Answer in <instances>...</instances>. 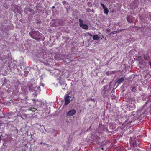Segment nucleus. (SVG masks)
I'll list each match as a JSON object with an SVG mask.
<instances>
[{
    "label": "nucleus",
    "mask_w": 151,
    "mask_h": 151,
    "mask_svg": "<svg viewBox=\"0 0 151 151\" xmlns=\"http://www.w3.org/2000/svg\"><path fill=\"white\" fill-rule=\"evenodd\" d=\"M27 115L25 114H23L21 116V117L23 119H25L27 118Z\"/></svg>",
    "instance_id": "obj_16"
},
{
    "label": "nucleus",
    "mask_w": 151,
    "mask_h": 151,
    "mask_svg": "<svg viewBox=\"0 0 151 151\" xmlns=\"http://www.w3.org/2000/svg\"><path fill=\"white\" fill-rule=\"evenodd\" d=\"M55 8V6H52V9H54V8Z\"/></svg>",
    "instance_id": "obj_26"
},
{
    "label": "nucleus",
    "mask_w": 151,
    "mask_h": 151,
    "mask_svg": "<svg viewBox=\"0 0 151 151\" xmlns=\"http://www.w3.org/2000/svg\"><path fill=\"white\" fill-rule=\"evenodd\" d=\"M89 35L90 36H92V35H91V33H89Z\"/></svg>",
    "instance_id": "obj_24"
},
{
    "label": "nucleus",
    "mask_w": 151,
    "mask_h": 151,
    "mask_svg": "<svg viewBox=\"0 0 151 151\" xmlns=\"http://www.w3.org/2000/svg\"><path fill=\"white\" fill-rule=\"evenodd\" d=\"M58 26L59 25H63V21L62 20H58Z\"/></svg>",
    "instance_id": "obj_14"
},
{
    "label": "nucleus",
    "mask_w": 151,
    "mask_h": 151,
    "mask_svg": "<svg viewBox=\"0 0 151 151\" xmlns=\"http://www.w3.org/2000/svg\"><path fill=\"white\" fill-rule=\"evenodd\" d=\"M29 88V90L31 91H35L40 92L41 91L40 87L39 86H37L35 84L30 85Z\"/></svg>",
    "instance_id": "obj_2"
},
{
    "label": "nucleus",
    "mask_w": 151,
    "mask_h": 151,
    "mask_svg": "<svg viewBox=\"0 0 151 151\" xmlns=\"http://www.w3.org/2000/svg\"><path fill=\"white\" fill-rule=\"evenodd\" d=\"M110 31H111V30L109 28L106 29V32H109Z\"/></svg>",
    "instance_id": "obj_20"
},
{
    "label": "nucleus",
    "mask_w": 151,
    "mask_h": 151,
    "mask_svg": "<svg viewBox=\"0 0 151 151\" xmlns=\"http://www.w3.org/2000/svg\"><path fill=\"white\" fill-rule=\"evenodd\" d=\"M102 37L104 38V36H103Z\"/></svg>",
    "instance_id": "obj_29"
},
{
    "label": "nucleus",
    "mask_w": 151,
    "mask_h": 151,
    "mask_svg": "<svg viewBox=\"0 0 151 151\" xmlns=\"http://www.w3.org/2000/svg\"><path fill=\"white\" fill-rule=\"evenodd\" d=\"M149 64L150 66L151 67V62H149Z\"/></svg>",
    "instance_id": "obj_22"
},
{
    "label": "nucleus",
    "mask_w": 151,
    "mask_h": 151,
    "mask_svg": "<svg viewBox=\"0 0 151 151\" xmlns=\"http://www.w3.org/2000/svg\"><path fill=\"white\" fill-rule=\"evenodd\" d=\"M101 5L103 7V9L105 7V6L103 4L101 3Z\"/></svg>",
    "instance_id": "obj_19"
},
{
    "label": "nucleus",
    "mask_w": 151,
    "mask_h": 151,
    "mask_svg": "<svg viewBox=\"0 0 151 151\" xmlns=\"http://www.w3.org/2000/svg\"><path fill=\"white\" fill-rule=\"evenodd\" d=\"M122 120L124 121H125L124 122V123H127V122H128L127 123V124L128 123H131L132 122V121H129V119H127V116L123 117L122 118Z\"/></svg>",
    "instance_id": "obj_8"
},
{
    "label": "nucleus",
    "mask_w": 151,
    "mask_h": 151,
    "mask_svg": "<svg viewBox=\"0 0 151 151\" xmlns=\"http://www.w3.org/2000/svg\"><path fill=\"white\" fill-rule=\"evenodd\" d=\"M70 96L69 95H67L65 98V105H67L70 102Z\"/></svg>",
    "instance_id": "obj_6"
},
{
    "label": "nucleus",
    "mask_w": 151,
    "mask_h": 151,
    "mask_svg": "<svg viewBox=\"0 0 151 151\" xmlns=\"http://www.w3.org/2000/svg\"><path fill=\"white\" fill-rule=\"evenodd\" d=\"M144 59L145 60H148L149 58V56L148 54H143V55Z\"/></svg>",
    "instance_id": "obj_11"
},
{
    "label": "nucleus",
    "mask_w": 151,
    "mask_h": 151,
    "mask_svg": "<svg viewBox=\"0 0 151 151\" xmlns=\"http://www.w3.org/2000/svg\"><path fill=\"white\" fill-rule=\"evenodd\" d=\"M44 85H45L43 83H41V84H40V86H42L43 87H44Z\"/></svg>",
    "instance_id": "obj_21"
},
{
    "label": "nucleus",
    "mask_w": 151,
    "mask_h": 151,
    "mask_svg": "<svg viewBox=\"0 0 151 151\" xmlns=\"http://www.w3.org/2000/svg\"><path fill=\"white\" fill-rule=\"evenodd\" d=\"M100 149H101L102 150H104V149L103 147H100Z\"/></svg>",
    "instance_id": "obj_23"
},
{
    "label": "nucleus",
    "mask_w": 151,
    "mask_h": 151,
    "mask_svg": "<svg viewBox=\"0 0 151 151\" xmlns=\"http://www.w3.org/2000/svg\"><path fill=\"white\" fill-rule=\"evenodd\" d=\"M80 26L84 29H88V26L86 24H83V22L82 20L81 19H79Z\"/></svg>",
    "instance_id": "obj_3"
},
{
    "label": "nucleus",
    "mask_w": 151,
    "mask_h": 151,
    "mask_svg": "<svg viewBox=\"0 0 151 151\" xmlns=\"http://www.w3.org/2000/svg\"><path fill=\"white\" fill-rule=\"evenodd\" d=\"M127 21L130 23H133L134 22V17L131 16H128L127 17Z\"/></svg>",
    "instance_id": "obj_7"
},
{
    "label": "nucleus",
    "mask_w": 151,
    "mask_h": 151,
    "mask_svg": "<svg viewBox=\"0 0 151 151\" xmlns=\"http://www.w3.org/2000/svg\"><path fill=\"white\" fill-rule=\"evenodd\" d=\"M58 19H53L50 23L51 26L53 27L58 26Z\"/></svg>",
    "instance_id": "obj_5"
},
{
    "label": "nucleus",
    "mask_w": 151,
    "mask_h": 151,
    "mask_svg": "<svg viewBox=\"0 0 151 151\" xmlns=\"http://www.w3.org/2000/svg\"><path fill=\"white\" fill-rule=\"evenodd\" d=\"M29 34L32 38L37 41L44 40L43 39V35L38 31H32L29 33Z\"/></svg>",
    "instance_id": "obj_1"
},
{
    "label": "nucleus",
    "mask_w": 151,
    "mask_h": 151,
    "mask_svg": "<svg viewBox=\"0 0 151 151\" xmlns=\"http://www.w3.org/2000/svg\"><path fill=\"white\" fill-rule=\"evenodd\" d=\"M104 13L106 14L107 15L108 12H109V11L108 10V9L107 8H106V7L104 8Z\"/></svg>",
    "instance_id": "obj_13"
},
{
    "label": "nucleus",
    "mask_w": 151,
    "mask_h": 151,
    "mask_svg": "<svg viewBox=\"0 0 151 151\" xmlns=\"http://www.w3.org/2000/svg\"><path fill=\"white\" fill-rule=\"evenodd\" d=\"M124 78L123 77H122L121 78L118 79L117 81V82L119 84H120L122 83L124 80Z\"/></svg>",
    "instance_id": "obj_9"
},
{
    "label": "nucleus",
    "mask_w": 151,
    "mask_h": 151,
    "mask_svg": "<svg viewBox=\"0 0 151 151\" xmlns=\"http://www.w3.org/2000/svg\"><path fill=\"white\" fill-rule=\"evenodd\" d=\"M32 9H30V10H29V11L30 12H32Z\"/></svg>",
    "instance_id": "obj_27"
},
{
    "label": "nucleus",
    "mask_w": 151,
    "mask_h": 151,
    "mask_svg": "<svg viewBox=\"0 0 151 151\" xmlns=\"http://www.w3.org/2000/svg\"><path fill=\"white\" fill-rule=\"evenodd\" d=\"M8 55H3L1 58V60L2 61L5 60V59H8L9 58V53L7 54Z\"/></svg>",
    "instance_id": "obj_10"
},
{
    "label": "nucleus",
    "mask_w": 151,
    "mask_h": 151,
    "mask_svg": "<svg viewBox=\"0 0 151 151\" xmlns=\"http://www.w3.org/2000/svg\"><path fill=\"white\" fill-rule=\"evenodd\" d=\"M76 112V110L75 109L70 110L67 113V116H72L74 115Z\"/></svg>",
    "instance_id": "obj_4"
},
{
    "label": "nucleus",
    "mask_w": 151,
    "mask_h": 151,
    "mask_svg": "<svg viewBox=\"0 0 151 151\" xmlns=\"http://www.w3.org/2000/svg\"><path fill=\"white\" fill-rule=\"evenodd\" d=\"M100 37L97 35H94L93 37V39L94 40H97L99 39Z\"/></svg>",
    "instance_id": "obj_12"
},
{
    "label": "nucleus",
    "mask_w": 151,
    "mask_h": 151,
    "mask_svg": "<svg viewBox=\"0 0 151 151\" xmlns=\"http://www.w3.org/2000/svg\"><path fill=\"white\" fill-rule=\"evenodd\" d=\"M92 12H94V10H93V9H92Z\"/></svg>",
    "instance_id": "obj_28"
},
{
    "label": "nucleus",
    "mask_w": 151,
    "mask_h": 151,
    "mask_svg": "<svg viewBox=\"0 0 151 151\" xmlns=\"http://www.w3.org/2000/svg\"><path fill=\"white\" fill-rule=\"evenodd\" d=\"M91 100L93 102H95V99L94 98H91Z\"/></svg>",
    "instance_id": "obj_18"
},
{
    "label": "nucleus",
    "mask_w": 151,
    "mask_h": 151,
    "mask_svg": "<svg viewBox=\"0 0 151 151\" xmlns=\"http://www.w3.org/2000/svg\"><path fill=\"white\" fill-rule=\"evenodd\" d=\"M16 131L17 133H18V130H17V129H16Z\"/></svg>",
    "instance_id": "obj_25"
},
{
    "label": "nucleus",
    "mask_w": 151,
    "mask_h": 151,
    "mask_svg": "<svg viewBox=\"0 0 151 151\" xmlns=\"http://www.w3.org/2000/svg\"><path fill=\"white\" fill-rule=\"evenodd\" d=\"M137 89L135 86H134L132 87L131 89L132 91L134 92H136L137 91Z\"/></svg>",
    "instance_id": "obj_15"
},
{
    "label": "nucleus",
    "mask_w": 151,
    "mask_h": 151,
    "mask_svg": "<svg viewBox=\"0 0 151 151\" xmlns=\"http://www.w3.org/2000/svg\"><path fill=\"white\" fill-rule=\"evenodd\" d=\"M88 5L89 7H91L92 6V4L90 2H88Z\"/></svg>",
    "instance_id": "obj_17"
}]
</instances>
